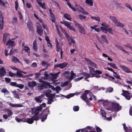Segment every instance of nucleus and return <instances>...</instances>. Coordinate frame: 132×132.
Returning a JSON list of instances; mask_svg holds the SVG:
<instances>
[{
    "label": "nucleus",
    "mask_w": 132,
    "mask_h": 132,
    "mask_svg": "<svg viewBox=\"0 0 132 132\" xmlns=\"http://www.w3.org/2000/svg\"><path fill=\"white\" fill-rule=\"evenodd\" d=\"M50 113L48 108H46L43 110L42 113L39 114V118L41 119V121L42 122H44L46 119L48 115L50 114Z\"/></svg>",
    "instance_id": "obj_1"
},
{
    "label": "nucleus",
    "mask_w": 132,
    "mask_h": 132,
    "mask_svg": "<svg viewBox=\"0 0 132 132\" xmlns=\"http://www.w3.org/2000/svg\"><path fill=\"white\" fill-rule=\"evenodd\" d=\"M108 18L112 21L116 26L120 28H123L124 27V25L119 21H118L114 16L110 15L108 16Z\"/></svg>",
    "instance_id": "obj_2"
},
{
    "label": "nucleus",
    "mask_w": 132,
    "mask_h": 132,
    "mask_svg": "<svg viewBox=\"0 0 132 132\" xmlns=\"http://www.w3.org/2000/svg\"><path fill=\"white\" fill-rule=\"evenodd\" d=\"M63 76L70 81L73 79L75 76H76V73H74L73 71H71L70 73L69 71H66L63 75Z\"/></svg>",
    "instance_id": "obj_3"
},
{
    "label": "nucleus",
    "mask_w": 132,
    "mask_h": 132,
    "mask_svg": "<svg viewBox=\"0 0 132 132\" xmlns=\"http://www.w3.org/2000/svg\"><path fill=\"white\" fill-rule=\"evenodd\" d=\"M89 68L90 70L89 75L90 77H94L96 74H101L102 73V72L98 70L94 71L93 69L94 68L92 67L89 66Z\"/></svg>",
    "instance_id": "obj_4"
},
{
    "label": "nucleus",
    "mask_w": 132,
    "mask_h": 132,
    "mask_svg": "<svg viewBox=\"0 0 132 132\" xmlns=\"http://www.w3.org/2000/svg\"><path fill=\"white\" fill-rule=\"evenodd\" d=\"M60 22L62 24H64L69 29L73 30L74 32L76 31V29L73 26L71 25V22H67V21H61Z\"/></svg>",
    "instance_id": "obj_5"
},
{
    "label": "nucleus",
    "mask_w": 132,
    "mask_h": 132,
    "mask_svg": "<svg viewBox=\"0 0 132 132\" xmlns=\"http://www.w3.org/2000/svg\"><path fill=\"white\" fill-rule=\"evenodd\" d=\"M123 93L121 94L125 97L128 100H130V99L131 97H132V94L129 93V92L126 90H122Z\"/></svg>",
    "instance_id": "obj_6"
},
{
    "label": "nucleus",
    "mask_w": 132,
    "mask_h": 132,
    "mask_svg": "<svg viewBox=\"0 0 132 132\" xmlns=\"http://www.w3.org/2000/svg\"><path fill=\"white\" fill-rule=\"evenodd\" d=\"M101 29L103 32L105 33H106L108 32L110 34H113L112 28L109 27L108 26L105 27H101Z\"/></svg>",
    "instance_id": "obj_7"
},
{
    "label": "nucleus",
    "mask_w": 132,
    "mask_h": 132,
    "mask_svg": "<svg viewBox=\"0 0 132 132\" xmlns=\"http://www.w3.org/2000/svg\"><path fill=\"white\" fill-rule=\"evenodd\" d=\"M75 7L78 12L81 13L83 14L86 15L89 14V13L87 12L82 7L77 4L75 5Z\"/></svg>",
    "instance_id": "obj_8"
},
{
    "label": "nucleus",
    "mask_w": 132,
    "mask_h": 132,
    "mask_svg": "<svg viewBox=\"0 0 132 132\" xmlns=\"http://www.w3.org/2000/svg\"><path fill=\"white\" fill-rule=\"evenodd\" d=\"M75 25L79 28V32L85 35L86 33V31L84 27L81 26V25L77 22L75 23Z\"/></svg>",
    "instance_id": "obj_9"
},
{
    "label": "nucleus",
    "mask_w": 132,
    "mask_h": 132,
    "mask_svg": "<svg viewBox=\"0 0 132 132\" xmlns=\"http://www.w3.org/2000/svg\"><path fill=\"white\" fill-rule=\"evenodd\" d=\"M4 21V17L2 15V12H0V29L2 30L3 28Z\"/></svg>",
    "instance_id": "obj_10"
},
{
    "label": "nucleus",
    "mask_w": 132,
    "mask_h": 132,
    "mask_svg": "<svg viewBox=\"0 0 132 132\" xmlns=\"http://www.w3.org/2000/svg\"><path fill=\"white\" fill-rule=\"evenodd\" d=\"M15 45L14 41H12L10 39L8 40L6 44V46H8V47L9 48H12L15 46Z\"/></svg>",
    "instance_id": "obj_11"
},
{
    "label": "nucleus",
    "mask_w": 132,
    "mask_h": 132,
    "mask_svg": "<svg viewBox=\"0 0 132 132\" xmlns=\"http://www.w3.org/2000/svg\"><path fill=\"white\" fill-rule=\"evenodd\" d=\"M66 38L69 45H71L72 44L75 43V40L72 38L71 36H70L68 34L66 35Z\"/></svg>",
    "instance_id": "obj_12"
},
{
    "label": "nucleus",
    "mask_w": 132,
    "mask_h": 132,
    "mask_svg": "<svg viewBox=\"0 0 132 132\" xmlns=\"http://www.w3.org/2000/svg\"><path fill=\"white\" fill-rule=\"evenodd\" d=\"M40 85L39 86V90H42L44 88H47L48 87H50V86H51L52 87H53V86L51 85L50 84H45L43 83V84H40Z\"/></svg>",
    "instance_id": "obj_13"
},
{
    "label": "nucleus",
    "mask_w": 132,
    "mask_h": 132,
    "mask_svg": "<svg viewBox=\"0 0 132 132\" xmlns=\"http://www.w3.org/2000/svg\"><path fill=\"white\" fill-rule=\"evenodd\" d=\"M43 109L42 106V105L38 106L36 108H33L31 109L32 111L34 112V113H39V111H40Z\"/></svg>",
    "instance_id": "obj_14"
},
{
    "label": "nucleus",
    "mask_w": 132,
    "mask_h": 132,
    "mask_svg": "<svg viewBox=\"0 0 132 132\" xmlns=\"http://www.w3.org/2000/svg\"><path fill=\"white\" fill-rule=\"evenodd\" d=\"M121 108V106L117 103L113 105V110L116 112L120 110Z\"/></svg>",
    "instance_id": "obj_15"
},
{
    "label": "nucleus",
    "mask_w": 132,
    "mask_h": 132,
    "mask_svg": "<svg viewBox=\"0 0 132 132\" xmlns=\"http://www.w3.org/2000/svg\"><path fill=\"white\" fill-rule=\"evenodd\" d=\"M27 26L30 31H31L32 32L33 31V25L31 21H28V23H27Z\"/></svg>",
    "instance_id": "obj_16"
},
{
    "label": "nucleus",
    "mask_w": 132,
    "mask_h": 132,
    "mask_svg": "<svg viewBox=\"0 0 132 132\" xmlns=\"http://www.w3.org/2000/svg\"><path fill=\"white\" fill-rule=\"evenodd\" d=\"M120 66L125 72L132 73V72L128 68L122 65H120Z\"/></svg>",
    "instance_id": "obj_17"
},
{
    "label": "nucleus",
    "mask_w": 132,
    "mask_h": 132,
    "mask_svg": "<svg viewBox=\"0 0 132 132\" xmlns=\"http://www.w3.org/2000/svg\"><path fill=\"white\" fill-rule=\"evenodd\" d=\"M6 73V71L4 67H1L0 69V77H2L4 76Z\"/></svg>",
    "instance_id": "obj_18"
},
{
    "label": "nucleus",
    "mask_w": 132,
    "mask_h": 132,
    "mask_svg": "<svg viewBox=\"0 0 132 132\" xmlns=\"http://www.w3.org/2000/svg\"><path fill=\"white\" fill-rule=\"evenodd\" d=\"M123 127L127 132H131L132 131V128L129 127H126V124L125 123L123 124Z\"/></svg>",
    "instance_id": "obj_19"
},
{
    "label": "nucleus",
    "mask_w": 132,
    "mask_h": 132,
    "mask_svg": "<svg viewBox=\"0 0 132 132\" xmlns=\"http://www.w3.org/2000/svg\"><path fill=\"white\" fill-rule=\"evenodd\" d=\"M77 75H78L76 76H79L81 75H83V76L82 77H84V78L85 79L90 77L89 74H88V73H86L83 72L82 73H80L79 74H77Z\"/></svg>",
    "instance_id": "obj_20"
},
{
    "label": "nucleus",
    "mask_w": 132,
    "mask_h": 132,
    "mask_svg": "<svg viewBox=\"0 0 132 132\" xmlns=\"http://www.w3.org/2000/svg\"><path fill=\"white\" fill-rule=\"evenodd\" d=\"M37 34L40 36H42L43 33V31L42 28L41 27H37Z\"/></svg>",
    "instance_id": "obj_21"
},
{
    "label": "nucleus",
    "mask_w": 132,
    "mask_h": 132,
    "mask_svg": "<svg viewBox=\"0 0 132 132\" xmlns=\"http://www.w3.org/2000/svg\"><path fill=\"white\" fill-rule=\"evenodd\" d=\"M28 86L31 88L36 86L37 85V83L35 81H33L32 82H29L28 83Z\"/></svg>",
    "instance_id": "obj_22"
},
{
    "label": "nucleus",
    "mask_w": 132,
    "mask_h": 132,
    "mask_svg": "<svg viewBox=\"0 0 132 132\" xmlns=\"http://www.w3.org/2000/svg\"><path fill=\"white\" fill-rule=\"evenodd\" d=\"M81 98L83 100L85 101L87 103H89V100L88 99L87 95L85 94H83L81 97Z\"/></svg>",
    "instance_id": "obj_23"
},
{
    "label": "nucleus",
    "mask_w": 132,
    "mask_h": 132,
    "mask_svg": "<svg viewBox=\"0 0 132 132\" xmlns=\"http://www.w3.org/2000/svg\"><path fill=\"white\" fill-rule=\"evenodd\" d=\"M63 16L66 19L70 21L71 20V17L70 15L66 13L64 14Z\"/></svg>",
    "instance_id": "obj_24"
},
{
    "label": "nucleus",
    "mask_w": 132,
    "mask_h": 132,
    "mask_svg": "<svg viewBox=\"0 0 132 132\" xmlns=\"http://www.w3.org/2000/svg\"><path fill=\"white\" fill-rule=\"evenodd\" d=\"M93 0H85L86 4L90 6H92L93 5Z\"/></svg>",
    "instance_id": "obj_25"
},
{
    "label": "nucleus",
    "mask_w": 132,
    "mask_h": 132,
    "mask_svg": "<svg viewBox=\"0 0 132 132\" xmlns=\"http://www.w3.org/2000/svg\"><path fill=\"white\" fill-rule=\"evenodd\" d=\"M103 101V105L104 106H108L109 104V101L107 100H103V99L100 100H98V102H100L101 101Z\"/></svg>",
    "instance_id": "obj_26"
},
{
    "label": "nucleus",
    "mask_w": 132,
    "mask_h": 132,
    "mask_svg": "<svg viewBox=\"0 0 132 132\" xmlns=\"http://www.w3.org/2000/svg\"><path fill=\"white\" fill-rule=\"evenodd\" d=\"M91 127L89 126H87V127L82 129H81V131L80 132H89V130H92Z\"/></svg>",
    "instance_id": "obj_27"
},
{
    "label": "nucleus",
    "mask_w": 132,
    "mask_h": 132,
    "mask_svg": "<svg viewBox=\"0 0 132 132\" xmlns=\"http://www.w3.org/2000/svg\"><path fill=\"white\" fill-rule=\"evenodd\" d=\"M50 75L51 76V79L53 81L54 79H55L56 78L58 75V72L56 73L55 74L51 73H50Z\"/></svg>",
    "instance_id": "obj_28"
},
{
    "label": "nucleus",
    "mask_w": 132,
    "mask_h": 132,
    "mask_svg": "<svg viewBox=\"0 0 132 132\" xmlns=\"http://www.w3.org/2000/svg\"><path fill=\"white\" fill-rule=\"evenodd\" d=\"M102 40L106 44L109 43V42L106 38V37L104 35H101V37Z\"/></svg>",
    "instance_id": "obj_29"
},
{
    "label": "nucleus",
    "mask_w": 132,
    "mask_h": 132,
    "mask_svg": "<svg viewBox=\"0 0 132 132\" xmlns=\"http://www.w3.org/2000/svg\"><path fill=\"white\" fill-rule=\"evenodd\" d=\"M35 115L34 116H32V118H33L34 120L37 121L39 119V116H38V113H34Z\"/></svg>",
    "instance_id": "obj_30"
},
{
    "label": "nucleus",
    "mask_w": 132,
    "mask_h": 132,
    "mask_svg": "<svg viewBox=\"0 0 132 132\" xmlns=\"http://www.w3.org/2000/svg\"><path fill=\"white\" fill-rule=\"evenodd\" d=\"M100 110L101 115L102 116V117L104 118V119H106V116L105 111L103 110L102 109Z\"/></svg>",
    "instance_id": "obj_31"
},
{
    "label": "nucleus",
    "mask_w": 132,
    "mask_h": 132,
    "mask_svg": "<svg viewBox=\"0 0 132 132\" xmlns=\"http://www.w3.org/2000/svg\"><path fill=\"white\" fill-rule=\"evenodd\" d=\"M113 3L115 5L116 7L117 8H122L121 6V4L117 2L116 1H113Z\"/></svg>",
    "instance_id": "obj_32"
},
{
    "label": "nucleus",
    "mask_w": 132,
    "mask_h": 132,
    "mask_svg": "<svg viewBox=\"0 0 132 132\" xmlns=\"http://www.w3.org/2000/svg\"><path fill=\"white\" fill-rule=\"evenodd\" d=\"M79 94V93H71L69 95H67L65 97L68 98H69L71 97H73L75 95H77Z\"/></svg>",
    "instance_id": "obj_33"
},
{
    "label": "nucleus",
    "mask_w": 132,
    "mask_h": 132,
    "mask_svg": "<svg viewBox=\"0 0 132 132\" xmlns=\"http://www.w3.org/2000/svg\"><path fill=\"white\" fill-rule=\"evenodd\" d=\"M90 18L93 20L97 21L98 22L100 21V18L98 16H91Z\"/></svg>",
    "instance_id": "obj_34"
},
{
    "label": "nucleus",
    "mask_w": 132,
    "mask_h": 132,
    "mask_svg": "<svg viewBox=\"0 0 132 132\" xmlns=\"http://www.w3.org/2000/svg\"><path fill=\"white\" fill-rule=\"evenodd\" d=\"M12 61L15 63L20 62L19 59L16 57L13 56L12 58Z\"/></svg>",
    "instance_id": "obj_35"
},
{
    "label": "nucleus",
    "mask_w": 132,
    "mask_h": 132,
    "mask_svg": "<svg viewBox=\"0 0 132 132\" xmlns=\"http://www.w3.org/2000/svg\"><path fill=\"white\" fill-rule=\"evenodd\" d=\"M67 65V63L66 62H64L61 64H58V67L61 69H62L65 67Z\"/></svg>",
    "instance_id": "obj_36"
},
{
    "label": "nucleus",
    "mask_w": 132,
    "mask_h": 132,
    "mask_svg": "<svg viewBox=\"0 0 132 132\" xmlns=\"http://www.w3.org/2000/svg\"><path fill=\"white\" fill-rule=\"evenodd\" d=\"M24 50L25 52H27L28 53H30V48L29 47L27 46H25L24 47V48L23 49Z\"/></svg>",
    "instance_id": "obj_37"
},
{
    "label": "nucleus",
    "mask_w": 132,
    "mask_h": 132,
    "mask_svg": "<svg viewBox=\"0 0 132 132\" xmlns=\"http://www.w3.org/2000/svg\"><path fill=\"white\" fill-rule=\"evenodd\" d=\"M67 4L68 6L73 11H76V10L74 7H73L71 5V4L69 2L67 3Z\"/></svg>",
    "instance_id": "obj_38"
},
{
    "label": "nucleus",
    "mask_w": 132,
    "mask_h": 132,
    "mask_svg": "<svg viewBox=\"0 0 132 132\" xmlns=\"http://www.w3.org/2000/svg\"><path fill=\"white\" fill-rule=\"evenodd\" d=\"M91 66L95 68H96L97 67V65L96 64L92 62H91L88 65V67L89 68V66L91 67Z\"/></svg>",
    "instance_id": "obj_39"
},
{
    "label": "nucleus",
    "mask_w": 132,
    "mask_h": 132,
    "mask_svg": "<svg viewBox=\"0 0 132 132\" xmlns=\"http://www.w3.org/2000/svg\"><path fill=\"white\" fill-rule=\"evenodd\" d=\"M34 121V120L32 118H31L28 119L27 121V122L30 124H31L32 123H33Z\"/></svg>",
    "instance_id": "obj_40"
},
{
    "label": "nucleus",
    "mask_w": 132,
    "mask_h": 132,
    "mask_svg": "<svg viewBox=\"0 0 132 132\" xmlns=\"http://www.w3.org/2000/svg\"><path fill=\"white\" fill-rule=\"evenodd\" d=\"M45 95L46 97L48 98L51 97L53 98V97L54 96V95L53 94H50L48 93H46L45 94Z\"/></svg>",
    "instance_id": "obj_41"
},
{
    "label": "nucleus",
    "mask_w": 132,
    "mask_h": 132,
    "mask_svg": "<svg viewBox=\"0 0 132 132\" xmlns=\"http://www.w3.org/2000/svg\"><path fill=\"white\" fill-rule=\"evenodd\" d=\"M40 96H39L38 97H35V100L37 102L41 103L42 102V101L40 100L41 98Z\"/></svg>",
    "instance_id": "obj_42"
},
{
    "label": "nucleus",
    "mask_w": 132,
    "mask_h": 132,
    "mask_svg": "<svg viewBox=\"0 0 132 132\" xmlns=\"http://www.w3.org/2000/svg\"><path fill=\"white\" fill-rule=\"evenodd\" d=\"M50 18L52 22L55 23V19L54 14L51 15L50 16Z\"/></svg>",
    "instance_id": "obj_43"
},
{
    "label": "nucleus",
    "mask_w": 132,
    "mask_h": 132,
    "mask_svg": "<svg viewBox=\"0 0 132 132\" xmlns=\"http://www.w3.org/2000/svg\"><path fill=\"white\" fill-rule=\"evenodd\" d=\"M79 18L81 20H82L83 19H85L86 18V17L81 14H79L78 15Z\"/></svg>",
    "instance_id": "obj_44"
},
{
    "label": "nucleus",
    "mask_w": 132,
    "mask_h": 132,
    "mask_svg": "<svg viewBox=\"0 0 132 132\" xmlns=\"http://www.w3.org/2000/svg\"><path fill=\"white\" fill-rule=\"evenodd\" d=\"M73 109L75 111H78L79 109V107L78 106H75L73 107Z\"/></svg>",
    "instance_id": "obj_45"
},
{
    "label": "nucleus",
    "mask_w": 132,
    "mask_h": 132,
    "mask_svg": "<svg viewBox=\"0 0 132 132\" xmlns=\"http://www.w3.org/2000/svg\"><path fill=\"white\" fill-rule=\"evenodd\" d=\"M22 73V72H20L19 71H17V72L16 75L20 77H24V76L23 75Z\"/></svg>",
    "instance_id": "obj_46"
},
{
    "label": "nucleus",
    "mask_w": 132,
    "mask_h": 132,
    "mask_svg": "<svg viewBox=\"0 0 132 132\" xmlns=\"http://www.w3.org/2000/svg\"><path fill=\"white\" fill-rule=\"evenodd\" d=\"M113 73V75L116 78L119 79H121V78H120V76L117 74L116 72H114Z\"/></svg>",
    "instance_id": "obj_47"
},
{
    "label": "nucleus",
    "mask_w": 132,
    "mask_h": 132,
    "mask_svg": "<svg viewBox=\"0 0 132 132\" xmlns=\"http://www.w3.org/2000/svg\"><path fill=\"white\" fill-rule=\"evenodd\" d=\"M70 81H66L64 83H62L61 85V86L62 87H65V86L67 85L69 82Z\"/></svg>",
    "instance_id": "obj_48"
},
{
    "label": "nucleus",
    "mask_w": 132,
    "mask_h": 132,
    "mask_svg": "<svg viewBox=\"0 0 132 132\" xmlns=\"http://www.w3.org/2000/svg\"><path fill=\"white\" fill-rule=\"evenodd\" d=\"M24 85L22 84H17L16 87L19 88L20 89H22L24 87Z\"/></svg>",
    "instance_id": "obj_49"
},
{
    "label": "nucleus",
    "mask_w": 132,
    "mask_h": 132,
    "mask_svg": "<svg viewBox=\"0 0 132 132\" xmlns=\"http://www.w3.org/2000/svg\"><path fill=\"white\" fill-rule=\"evenodd\" d=\"M113 89L112 87H109L106 90V93L109 92L110 93L112 92L113 91Z\"/></svg>",
    "instance_id": "obj_50"
},
{
    "label": "nucleus",
    "mask_w": 132,
    "mask_h": 132,
    "mask_svg": "<svg viewBox=\"0 0 132 132\" xmlns=\"http://www.w3.org/2000/svg\"><path fill=\"white\" fill-rule=\"evenodd\" d=\"M34 75H35L36 76L35 77V79H37L38 78H39V76H40L41 75V73L40 72H39V73H35Z\"/></svg>",
    "instance_id": "obj_51"
},
{
    "label": "nucleus",
    "mask_w": 132,
    "mask_h": 132,
    "mask_svg": "<svg viewBox=\"0 0 132 132\" xmlns=\"http://www.w3.org/2000/svg\"><path fill=\"white\" fill-rule=\"evenodd\" d=\"M39 81L42 84H43V83H44V84H50L49 82H46L45 81H44L43 80L41 79H39Z\"/></svg>",
    "instance_id": "obj_52"
},
{
    "label": "nucleus",
    "mask_w": 132,
    "mask_h": 132,
    "mask_svg": "<svg viewBox=\"0 0 132 132\" xmlns=\"http://www.w3.org/2000/svg\"><path fill=\"white\" fill-rule=\"evenodd\" d=\"M18 21V19L16 17H14L12 22L13 23H15Z\"/></svg>",
    "instance_id": "obj_53"
},
{
    "label": "nucleus",
    "mask_w": 132,
    "mask_h": 132,
    "mask_svg": "<svg viewBox=\"0 0 132 132\" xmlns=\"http://www.w3.org/2000/svg\"><path fill=\"white\" fill-rule=\"evenodd\" d=\"M16 49H11L10 52V53H9L8 55H11L15 51V50H16Z\"/></svg>",
    "instance_id": "obj_54"
},
{
    "label": "nucleus",
    "mask_w": 132,
    "mask_h": 132,
    "mask_svg": "<svg viewBox=\"0 0 132 132\" xmlns=\"http://www.w3.org/2000/svg\"><path fill=\"white\" fill-rule=\"evenodd\" d=\"M84 78V77H81L77 78L75 79V81L76 82H77L78 81H79L80 80H81L82 79Z\"/></svg>",
    "instance_id": "obj_55"
},
{
    "label": "nucleus",
    "mask_w": 132,
    "mask_h": 132,
    "mask_svg": "<svg viewBox=\"0 0 132 132\" xmlns=\"http://www.w3.org/2000/svg\"><path fill=\"white\" fill-rule=\"evenodd\" d=\"M15 8L16 11H17L18 7V3L17 1H15Z\"/></svg>",
    "instance_id": "obj_56"
},
{
    "label": "nucleus",
    "mask_w": 132,
    "mask_h": 132,
    "mask_svg": "<svg viewBox=\"0 0 132 132\" xmlns=\"http://www.w3.org/2000/svg\"><path fill=\"white\" fill-rule=\"evenodd\" d=\"M111 81H112L113 82H114L115 83L117 84H121V82L118 80H111Z\"/></svg>",
    "instance_id": "obj_57"
},
{
    "label": "nucleus",
    "mask_w": 132,
    "mask_h": 132,
    "mask_svg": "<svg viewBox=\"0 0 132 132\" xmlns=\"http://www.w3.org/2000/svg\"><path fill=\"white\" fill-rule=\"evenodd\" d=\"M17 84L15 82H11L10 84L11 86L16 87Z\"/></svg>",
    "instance_id": "obj_58"
},
{
    "label": "nucleus",
    "mask_w": 132,
    "mask_h": 132,
    "mask_svg": "<svg viewBox=\"0 0 132 132\" xmlns=\"http://www.w3.org/2000/svg\"><path fill=\"white\" fill-rule=\"evenodd\" d=\"M5 80L7 83H9L11 82V79L7 77L5 78Z\"/></svg>",
    "instance_id": "obj_59"
},
{
    "label": "nucleus",
    "mask_w": 132,
    "mask_h": 132,
    "mask_svg": "<svg viewBox=\"0 0 132 132\" xmlns=\"http://www.w3.org/2000/svg\"><path fill=\"white\" fill-rule=\"evenodd\" d=\"M60 28H61V31L65 34V37H66V35L67 34H68L67 33L65 29L62 28L60 26Z\"/></svg>",
    "instance_id": "obj_60"
},
{
    "label": "nucleus",
    "mask_w": 132,
    "mask_h": 132,
    "mask_svg": "<svg viewBox=\"0 0 132 132\" xmlns=\"http://www.w3.org/2000/svg\"><path fill=\"white\" fill-rule=\"evenodd\" d=\"M18 13L20 19V20L22 19H23V16L22 14L21 13V12L18 11Z\"/></svg>",
    "instance_id": "obj_61"
},
{
    "label": "nucleus",
    "mask_w": 132,
    "mask_h": 132,
    "mask_svg": "<svg viewBox=\"0 0 132 132\" xmlns=\"http://www.w3.org/2000/svg\"><path fill=\"white\" fill-rule=\"evenodd\" d=\"M96 128L97 132H101L102 130L99 127L96 126Z\"/></svg>",
    "instance_id": "obj_62"
},
{
    "label": "nucleus",
    "mask_w": 132,
    "mask_h": 132,
    "mask_svg": "<svg viewBox=\"0 0 132 132\" xmlns=\"http://www.w3.org/2000/svg\"><path fill=\"white\" fill-rule=\"evenodd\" d=\"M10 76L11 77H13L14 76L15 74L13 73L12 72L10 71L9 72V73Z\"/></svg>",
    "instance_id": "obj_63"
},
{
    "label": "nucleus",
    "mask_w": 132,
    "mask_h": 132,
    "mask_svg": "<svg viewBox=\"0 0 132 132\" xmlns=\"http://www.w3.org/2000/svg\"><path fill=\"white\" fill-rule=\"evenodd\" d=\"M31 66L33 68H36L37 67V65L36 63L34 62L32 63Z\"/></svg>",
    "instance_id": "obj_64"
}]
</instances>
